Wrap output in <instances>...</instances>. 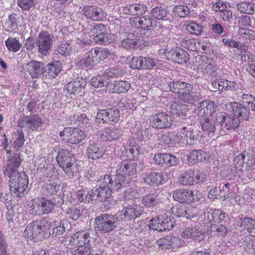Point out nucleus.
I'll return each instance as SVG.
<instances>
[{"mask_svg":"<svg viewBox=\"0 0 255 255\" xmlns=\"http://www.w3.org/2000/svg\"><path fill=\"white\" fill-rule=\"evenodd\" d=\"M20 163L19 156L15 154L8 159L4 171L5 175L10 178L9 184L10 193L17 197H22L24 195L28 183L26 174L18 172Z\"/></svg>","mask_w":255,"mask_h":255,"instance_id":"obj_1","label":"nucleus"},{"mask_svg":"<svg viewBox=\"0 0 255 255\" xmlns=\"http://www.w3.org/2000/svg\"><path fill=\"white\" fill-rule=\"evenodd\" d=\"M65 229L63 221L48 222L43 219L28 224L24 232V236L35 241V239L47 238L50 235L53 236L62 235Z\"/></svg>","mask_w":255,"mask_h":255,"instance_id":"obj_2","label":"nucleus"},{"mask_svg":"<svg viewBox=\"0 0 255 255\" xmlns=\"http://www.w3.org/2000/svg\"><path fill=\"white\" fill-rule=\"evenodd\" d=\"M226 108L238 118L233 115H228L224 112L216 113V120L220 128L223 127L227 130L235 129L239 127L240 120L246 121L249 119L250 112L248 109L238 103L227 104Z\"/></svg>","mask_w":255,"mask_h":255,"instance_id":"obj_3","label":"nucleus"},{"mask_svg":"<svg viewBox=\"0 0 255 255\" xmlns=\"http://www.w3.org/2000/svg\"><path fill=\"white\" fill-rule=\"evenodd\" d=\"M124 178L119 176L112 178L111 175H105L100 181L99 187L93 191L94 200L99 202H105L110 198L113 191H118L123 189Z\"/></svg>","mask_w":255,"mask_h":255,"instance_id":"obj_4","label":"nucleus"},{"mask_svg":"<svg viewBox=\"0 0 255 255\" xmlns=\"http://www.w3.org/2000/svg\"><path fill=\"white\" fill-rule=\"evenodd\" d=\"M167 89L180 95L181 99L186 103L192 105L200 100V93L193 91V86L190 84L181 81H170L167 83Z\"/></svg>","mask_w":255,"mask_h":255,"instance_id":"obj_5","label":"nucleus"},{"mask_svg":"<svg viewBox=\"0 0 255 255\" xmlns=\"http://www.w3.org/2000/svg\"><path fill=\"white\" fill-rule=\"evenodd\" d=\"M95 229L98 233H110L118 226L117 217L108 214H102L95 219Z\"/></svg>","mask_w":255,"mask_h":255,"instance_id":"obj_6","label":"nucleus"},{"mask_svg":"<svg viewBox=\"0 0 255 255\" xmlns=\"http://www.w3.org/2000/svg\"><path fill=\"white\" fill-rule=\"evenodd\" d=\"M136 163L134 160H124L118 163L116 167L117 175L114 177L121 176L123 177V188L128 183V180L124 175L130 176L136 173Z\"/></svg>","mask_w":255,"mask_h":255,"instance_id":"obj_7","label":"nucleus"},{"mask_svg":"<svg viewBox=\"0 0 255 255\" xmlns=\"http://www.w3.org/2000/svg\"><path fill=\"white\" fill-rule=\"evenodd\" d=\"M173 122V117L165 113H159L151 116L149 118L150 125L156 129L170 128Z\"/></svg>","mask_w":255,"mask_h":255,"instance_id":"obj_8","label":"nucleus"},{"mask_svg":"<svg viewBox=\"0 0 255 255\" xmlns=\"http://www.w3.org/2000/svg\"><path fill=\"white\" fill-rule=\"evenodd\" d=\"M59 135L62 140L71 144H77L85 137L84 132L78 128H65L60 132Z\"/></svg>","mask_w":255,"mask_h":255,"instance_id":"obj_9","label":"nucleus"},{"mask_svg":"<svg viewBox=\"0 0 255 255\" xmlns=\"http://www.w3.org/2000/svg\"><path fill=\"white\" fill-rule=\"evenodd\" d=\"M120 116L119 111L115 108L100 110L97 114L96 120L99 123L114 125L119 122Z\"/></svg>","mask_w":255,"mask_h":255,"instance_id":"obj_10","label":"nucleus"},{"mask_svg":"<svg viewBox=\"0 0 255 255\" xmlns=\"http://www.w3.org/2000/svg\"><path fill=\"white\" fill-rule=\"evenodd\" d=\"M199 132L198 130L195 129L191 126L184 127L177 133V140H178L179 142L194 144L198 140Z\"/></svg>","mask_w":255,"mask_h":255,"instance_id":"obj_11","label":"nucleus"},{"mask_svg":"<svg viewBox=\"0 0 255 255\" xmlns=\"http://www.w3.org/2000/svg\"><path fill=\"white\" fill-rule=\"evenodd\" d=\"M217 107L214 102L206 100L198 104L194 110V113L198 116L199 119L214 117Z\"/></svg>","mask_w":255,"mask_h":255,"instance_id":"obj_12","label":"nucleus"},{"mask_svg":"<svg viewBox=\"0 0 255 255\" xmlns=\"http://www.w3.org/2000/svg\"><path fill=\"white\" fill-rule=\"evenodd\" d=\"M89 34L93 36L94 41L98 44L108 43L109 41L108 33L105 25L103 24H96L90 26Z\"/></svg>","mask_w":255,"mask_h":255,"instance_id":"obj_13","label":"nucleus"},{"mask_svg":"<svg viewBox=\"0 0 255 255\" xmlns=\"http://www.w3.org/2000/svg\"><path fill=\"white\" fill-rule=\"evenodd\" d=\"M173 197L175 200L180 203H190L192 201H198L201 197V195L199 193L194 194V192L190 190L180 189L173 192Z\"/></svg>","mask_w":255,"mask_h":255,"instance_id":"obj_14","label":"nucleus"},{"mask_svg":"<svg viewBox=\"0 0 255 255\" xmlns=\"http://www.w3.org/2000/svg\"><path fill=\"white\" fill-rule=\"evenodd\" d=\"M82 12L87 19L95 21L105 20L107 16V13L101 8L94 5L84 7Z\"/></svg>","mask_w":255,"mask_h":255,"instance_id":"obj_15","label":"nucleus"},{"mask_svg":"<svg viewBox=\"0 0 255 255\" xmlns=\"http://www.w3.org/2000/svg\"><path fill=\"white\" fill-rule=\"evenodd\" d=\"M199 121L202 129L209 135H213L220 130L218 122L216 120V114L214 117L200 119Z\"/></svg>","mask_w":255,"mask_h":255,"instance_id":"obj_16","label":"nucleus"},{"mask_svg":"<svg viewBox=\"0 0 255 255\" xmlns=\"http://www.w3.org/2000/svg\"><path fill=\"white\" fill-rule=\"evenodd\" d=\"M52 39L47 32H41L39 33L36 41L38 51L41 54L45 55L52 47Z\"/></svg>","mask_w":255,"mask_h":255,"instance_id":"obj_17","label":"nucleus"},{"mask_svg":"<svg viewBox=\"0 0 255 255\" xmlns=\"http://www.w3.org/2000/svg\"><path fill=\"white\" fill-rule=\"evenodd\" d=\"M41 125V119L37 115L21 118L18 122V125L21 128L30 131L37 130Z\"/></svg>","mask_w":255,"mask_h":255,"instance_id":"obj_18","label":"nucleus"},{"mask_svg":"<svg viewBox=\"0 0 255 255\" xmlns=\"http://www.w3.org/2000/svg\"><path fill=\"white\" fill-rule=\"evenodd\" d=\"M129 23L133 26L149 30L153 29L155 27L156 21L151 18L150 16H144L141 17L130 18Z\"/></svg>","mask_w":255,"mask_h":255,"instance_id":"obj_19","label":"nucleus"},{"mask_svg":"<svg viewBox=\"0 0 255 255\" xmlns=\"http://www.w3.org/2000/svg\"><path fill=\"white\" fill-rule=\"evenodd\" d=\"M143 211V208L140 205L129 206L120 212L119 218L123 221L134 219L140 216Z\"/></svg>","mask_w":255,"mask_h":255,"instance_id":"obj_20","label":"nucleus"},{"mask_svg":"<svg viewBox=\"0 0 255 255\" xmlns=\"http://www.w3.org/2000/svg\"><path fill=\"white\" fill-rule=\"evenodd\" d=\"M24 68L32 78H40L45 72L44 64L34 60H31L27 63Z\"/></svg>","mask_w":255,"mask_h":255,"instance_id":"obj_21","label":"nucleus"},{"mask_svg":"<svg viewBox=\"0 0 255 255\" xmlns=\"http://www.w3.org/2000/svg\"><path fill=\"white\" fill-rule=\"evenodd\" d=\"M149 227L151 230L162 232L172 228L173 225L171 222L168 221L167 219L163 218V216H158L149 221Z\"/></svg>","mask_w":255,"mask_h":255,"instance_id":"obj_22","label":"nucleus"},{"mask_svg":"<svg viewBox=\"0 0 255 255\" xmlns=\"http://www.w3.org/2000/svg\"><path fill=\"white\" fill-rule=\"evenodd\" d=\"M107 87L109 91L112 93H125L129 90L130 83L123 80L114 81L107 83Z\"/></svg>","mask_w":255,"mask_h":255,"instance_id":"obj_23","label":"nucleus"},{"mask_svg":"<svg viewBox=\"0 0 255 255\" xmlns=\"http://www.w3.org/2000/svg\"><path fill=\"white\" fill-rule=\"evenodd\" d=\"M90 237L89 233L85 231H78L73 234L69 239V245L77 246L89 244Z\"/></svg>","mask_w":255,"mask_h":255,"instance_id":"obj_24","label":"nucleus"},{"mask_svg":"<svg viewBox=\"0 0 255 255\" xmlns=\"http://www.w3.org/2000/svg\"><path fill=\"white\" fill-rule=\"evenodd\" d=\"M171 211L175 216L185 217L186 219H191L197 214V211L195 208L190 207L186 209L185 207L182 205L174 206L171 208Z\"/></svg>","mask_w":255,"mask_h":255,"instance_id":"obj_25","label":"nucleus"},{"mask_svg":"<svg viewBox=\"0 0 255 255\" xmlns=\"http://www.w3.org/2000/svg\"><path fill=\"white\" fill-rule=\"evenodd\" d=\"M85 86L86 81L83 78L78 77L76 80L69 82L66 86V89L70 94H81L82 95V94L84 93Z\"/></svg>","mask_w":255,"mask_h":255,"instance_id":"obj_26","label":"nucleus"},{"mask_svg":"<svg viewBox=\"0 0 255 255\" xmlns=\"http://www.w3.org/2000/svg\"><path fill=\"white\" fill-rule=\"evenodd\" d=\"M154 160L156 164L164 166H175L177 164V159L176 156L169 153L155 154Z\"/></svg>","mask_w":255,"mask_h":255,"instance_id":"obj_27","label":"nucleus"},{"mask_svg":"<svg viewBox=\"0 0 255 255\" xmlns=\"http://www.w3.org/2000/svg\"><path fill=\"white\" fill-rule=\"evenodd\" d=\"M56 161L58 165L63 169L65 166L69 165L75 159L73 154L66 149H61L56 156Z\"/></svg>","mask_w":255,"mask_h":255,"instance_id":"obj_28","label":"nucleus"},{"mask_svg":"<svg viewBox=\"0 0 255 255\" xmlns=\"http://www.w3.org/2000/svg\"><path fill=\"white\" fill-rule=\"evenodd\" d=\"M131 136L139 140L147 141L151 136L150 130L148 128H142L140 125L136 124L131 130Z\"/></svg>","mask_w":255,"mask_h":255,"instance_id":"obj_29","label":"nucleus"},{"mask_svg":"<svg viewBox=\"0 0 255 255\" xmlns=\"http://www.w3.org/2000/svg\"><path fill=\"white\" fill-rule=\"evenodd\" d=\"M123 134V130L116 127L107 128L101 132L102 138L112 141L118 139Z\"/></svg>","mask_w":255,"mask_h":255,"instance_id":"obj_30","label":"nucleus"},{"mask_svg":"<svg viewBox=\"0 0 255 255\" xmlns=\"http://www.w3.org/2000/svg\"><path fill=\"white\" fill-rule=\"evenodd\" d=\"M105 150L103 146L99 144H90L87 149L86 155L89 159L97 160L102 157Z\"/></svg>","mask_w":255,"mask_h":255,"instance_id":"obj_31","label":"nucleus"},{"mask_svg":"<svg viewBox=\"0 0 255 255\" xmlns=\"http://www.w3.org/2000/svg\"><path fill=\"white\" fill-rule=\"evenodd\" d=\"M171 59L175 62L182 64H186L189 60V54L183 49L177 48L171 50Z\"/></svg>","mask_w":255,"mask_h":255,"instance_id":"obj_32","label":"nucleus"},{"mask_svg":"<svg viewBox=\"0 0 255 255\" xmlns=\"http://www.w3.org/2000/svg\"><path fill=\"white\" fill-rule=\"evenodd\" d=\"M177 42L182 47L185 48L192 51L197 50V44L199 45V43L197 42L194 39L188 38L185 35H176Z\"/></svg>","mask_w":255,"mask_h":255,"instance_id":"obj_33","label":"nucleus"},{"mask_svg":"<svg viewBox=\"0 0 255 255\" xmlns=\"http://www.w3.org/2000/svg\"><path fill=\"white\" fill-rule=\"evenodd\" d=\"M208 154L204 151L201 149L193 150L187 156V161L189 164H194L206 160Z\"/></svg>","mask_w":255,"mask_h":255,"instance_id":"obj_34","label":"nucleus"},{"mask_svg":"<svg viewBox=\"0 0 255 255\" xmlns=\"http://www.w3.org/2000/svg\"><path fill=\"white\" fill-rule=\"evenodd\" d=\"M143 179L144 182L149 185H157L162 183L163 176L160 173L150 171L144 174Z\"/></svg>","mask_w":255,"mask_h":255,"instance_id":"obj_35","label":"nucleus"},{"mask_svg":"<svg viewBox=\"0 0 255 255\" xmlns=\"http://www.w3.org/2000/svg\"><path fill=\"white\" fill-rule=\"evenodd\" d=\"M207 217L210 221L219 223L227 220L228 216L223 211L220 209H210L207 214Z\"/></svg>","mask_w":255,"mask_h":255,"instance_id":"obj_36","label":"nucleus"},{"mask_svg":"<svg viewBox=\"0 0 255 255\" xmlns=\"http://www.w3.org/2000/svg\"><path fill=\"white\" fill-rule=\"evenodd\" d=\"M77 202L79 203H89L94 200V195L93 190L87 188H82L76 193Z\"/></svg>","mask_w":255,"mask_h":255,"instance_id":"obj_37","label":"nucleus"},{"mask_svg":"<svg viewBox=\"0 0 255 255\" xmlns=\"http://www.w3.org/2000/svg\"><path fill=\"white\" fill-rule=\"evenodd\" d=\"M125 148L127 155L129 159L137 156L141 151V147L135 143L134 140L128 141Z\"/></svg>","mask_w":255,"mask_h":255,"instance_id":"obj_38","label":"nucleus"},{"mask_svg":"<svg viewBox=\"0 0 255 255\" xmlns=\"http://www.w3.org/2000/svg\"><path fill=\"white\" fill-rule=\"evenodd\" d=\"M188 110L187 106L179 101L174 102L171 106V113L180 117L186 116Z\"/></svg>","mask_w":255,"mask_h":255,"instance_id":"obj_39","label":"nucleus"},{"mask_svg":"<svg viewBox=\"0 0 255 255\" xmlns=\"http://www.w3.org/2000/svg\"><path fill=\"white\" fill-rule=\"evenodd\" d=\"M61 71V64L57 61L47 64L46 69L45 70V71H47V72L46 76H47L49 79L55 78Z\"/></svg>","mask_w":255,"mask_h":255,"instance_id":"obj_40","label":"nucleus"},{"mask_svg":"<svg viewBox=\"0 0 255 255\" xmlns=\"http://www.w3.org/2000/svg\"><path fill=\"white\" fill-rule=\"evenodd\" d=\"M126 12L130 15H142L147 10L146 6L143 4H132L126 7Z\"/></svg>","mask_w":255,"mask_h":255,"instance_id":"obj_41","label":"nucleus"},{"mask_svg":"<svg viewBox=\"0 0 255 255\" xmlns=\"http://www.w3.org/2000/svg\"><path fill=\"white\" fill-rule=\"evenodd\" d=\"M202 61L201 69L205 70L207 73L213 75L217 71L218 67L213 60L205 56L202 58Z\"/></svg>","mask_w":255,"mask_h":255,"instance_id":"obj_42","label":"nucleus"},{"mask_svg":"<svg viewBox=\"0 0 255 255\" xmlns=\"http://www.w3.org/2000/svg\"><path fill=\"white\" fill-rule=\"evenodd\" d=\"M75 247L77 248L68 247V251L72 255H87L91 253V246L89 243Z\"/></svg>","mask_w":255,"mask_h":255,"instance_id":"obj_43","label":"nucleus"},{"mask_svg":"<svg viewBox=\"0 0 255 255\" xmlns=\"http://www.w3.org/2000/svg\"><path fill=\"white\" fill-rule=\"evenodd\" d=\"M211 234L215 236L220 238H224L227 235L228 231L226 226L223 225H211L210 227Z\"/></svg>","mask_w":255,"mask_h":255,"instance_id":"obj_44","label":"nucleus"},{"mask_svg":"<svg viewBox=\"0 0 255 255\" xmlns=\"http://www.w3.org/2000/svg\"><path fill=\"white\" fill-rule=\"evenodd\" d=\"M194 176V171L187 170L182 173L180 177V182L183 185H193Z\"/></svg>","mask_w":255,"mask_h":255,"instance_id":"obj_45","label":"nucleus"},{"mask_svg":"<svg viewBox=\"0 0 255 255\" xmlns=\"http://www.w3.org/2000/svg\"><path fill=\"white\" fill-rule=\"evenodd\" d=\"M237 8L243 13L252 14L255 12V4L250 1H243L237 4Z\"/></svg>","mask_w":255,"mask_h":255,"instance_id":"obj_46","label":"nucleus"},{"mask_svg":"<svg viewBox=\"0 0 255 255\" xmlns=\"http://www.w3.org/2000/svg\"><path fill=\"white\" fill-rule=\"evenodd\" d=\"M241 226L248 231L251 236L255 237V221L250 218L241 220Z\"/></svg>","mask_w":255,"mask_h":255,"instance_id":"obj_47","label":"nucleus"},{"mask_svg":"<svg viewBox=\"0 0 255 255\" xmlns=\"http://www.w3.org/2000/svg\"><path fill=\"white\" fill-rule=\"evenodd\" d=\"M151 16L158 20H166L168 13L167 11L161 6L153 8L150 12Z\"/></svg>","mask_w":255,"mask_h":255,"instance_id":"obj_48","label":"nucleus"},{"mask_svg":"<svg viewBox=\"0 0 255 255\" xmlns=\"http://www.w3.org/2000/svg\"><path fill=\"white\" fill-rule=\"evenodd\" d=\"M92 50L97 63L105 60L110 54V50L107 48H96Z\"/></svg>","mask_w":255,"mask_h":255,"instance_id":"obj_49","label":"nucleus"},{"mask_svg":"<svg viewBox=\"0 0 255 255\" xmlns=\"http://www.w3.org/2000/svg\"><path fill=\"white\" fill-rule=\"evenodd\" d=\"M222 42L226 46L234 47L240 50H245L248 47L244 42H242L241 41H237L232 38H223Z\"/></svg>","mask_w":255,"mask_h":255,"instance_id":"obj_50","label":"nucleus"},{"mask_svg":"<svg viewBox=\"0 0 255 255\" xmlns=\"http://www.w3.org/2000/svg\"><path fill=\"white\" fill-rule=\"evenodd\" d=\"M89 119L85 114H77L70 118V121L72 124L75 126L82 127L89 122Z\"/></svg>","mask_w":255,"mask_h":255,"instance_id":"obj_51","label":"nucleus"},{"mask_svg":"<svg viewBox=\"0 0 255 255\" xmlns=\"http://www.w3.org/2000/svg\"><path fill=\"white\" fill-rule=\"evenodd\" d=\"M79 168V165L75 162L74 159L69 165L65 166L62 169L68 176L73 177L78 174Z\"/></svg>","mask_w":255,"mask_h":255,"instance_id":"obj_52","label":"nucleus"},{"mask_svg":"<svg viewBox=\"0 0 255 255\" xmlns=\"http://www.w3.org/2000/svg\"><path fill=\"white\" fill-rule=\"evenodd\" d=\"M5 43L8 50L13 52L19 51L21 47L19 40L15 38L9 37Z\"/></svg>","mask_w":255,"mask_h":255,"instance_id":"obj_53","label":"nucleus"},{"mask_svg":"<svg viewBox=\"0 0 255 255\" xmlns=\"http://www.w3.org/2000/svg\"><path fill=\"white\" fill-rule=\"evenodd\" d=\"M185 29L190 34L199 35L202 30L201 25L194 22H190L184 24Z\"/></svg>","mask_w":255,"mask_h":255,"instance_id":"obj_54","label":"nucleus"},{"mask_svg":"<svg viewBox=\"0 0 255 255\" xmlns=\"http://www.w3.org/2000/svg\"><path fill=\"white\" fill-rule=\"evenodd\" d=\"M39 200L43 215L50 213L53 209L54 204L52 201L45 198H41Z\"/></svg>","mask_w":255,"mask_h":255,"instance_id":"obj_55","label":"nucleus"},{"mask_svg":"<svg viewBox=\"0 0 255 255\" xmlns=\"http://www.w3.org/2000/svg\"><path fill=\"white\" fill-rule=\"evenodd\" d=\"M173 12L175 15L182 18L189 14L190 9L185 5H176L173 8Z\"/></svg>","mask_w":255,"mask_h":255,"instance_id":"obj_56","label":"nucleus"},{"mask_svg":"<svg viewBox=\"0 0 255 255\" xmlns=\"http://www.w3.org/2000/svg\"><path fill=\"white\" fill-rule=\"evenodd\" d=\"M119 45L121 47L127 50L134 49L137 45V39L130 38H125L120 42Z\"/></svg>","mask_w":255,"mask_h":255,"instance_id":"obj_57","label":"nucleus"},{"mask_svg":"<svg viewBox=\"0 0 255 255\" xmlns=\"http://www.w3.org/2000/svg\"><path fill=\"white\" fill-rule=\"evenodd\" d=\"M238 34L240 36L239 39L245 40L253 39L255 38L254 31L248 28H239Z\"/></svg>","mask_w":255,"mask_h":255,"instance_id":"obj_58","label":"nucleus"},{"mask_svg":"<svg viewBox=\"0 0 255 255\" xmlns=\"http://www.w3.org/2000/svg\"><path fill=\"white\" fill-rule=\"evenodd\" d=\"M177 134H175L173 133H165L162 134L160 138V141L165 144L179 142L178 140H177Z\"/></svg>","mask_w":255,"mask_h":255,"instance_id":"obj_59","label":"nucleus"},{"mask_svg":"<svg viewBox=\"0 0 255 255\" xmlns=\"http://www.w3.org/2000/svg\"><path fill=\"white\" fill-rule=\"evenodd\" d=\"M156 203V196L154 194H148L142 197V204L146 207H150Z\"/></svg>","mask_w":255,"mask_h":255,"instance_id":"obj_60","label":"nucleus"},{"mask_svg":"<svg viewBox=\"0 0 255 255\" xmlns=\"http://www.w3.org/2000/svg\"><path fill=\"white\" fill-rule=\"evenodd\" d=\"M46 189L49 194H55L60 189V183L57 181H49L46 185Z\"/></svg>","mask_w":255,"mask_h":255,"instance_id":"obj_61","label":"nucleus"},{"mask_svg":"<svg viewBox=\"0 0 255 255\" xmlns=\"http://www.w3.org/2000/svg\"><path fill=\"white\" fill-rule=\"evenodd\" d=\"M193 239L197 242H200L205 238V234L202 228L199 225L195 226L193 228Z\"/></svg>","mask_w":255,"mask_h":255,"instance_id":"obj_62","label":"nucleus"},{"mask_svg":"<svg viewBox=\"0 0 255 255\" xmlns=\"http://www.w3.org/2000/svg\"><path fill=\"white\" fill-rule=\"evenodd\" d=\"M172 235H168L158 241V246L162 250L171 249Z\"/></svg>","mask_w":255,"mask_h":255,"instance_id":"obj_63","label":"nucleus"},{"mask_svg":"<svg viewBox=\"0 0 255 255\" xmlns=\"http://www.w3.org/2000/svg\"><path fill=\"white\" fill-rule=\"evenodd\" d=\"M227 6H229V3H226L222 1H218L213 3L212 9L216 12H218L219 15L220 13H223L224 11L228 8Z\"/></svg>","mask_w":255,"mask_h":255,"instance_id":"obj_64","label":"nucleus"}]
</instances>
